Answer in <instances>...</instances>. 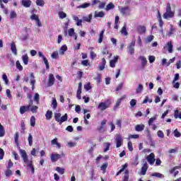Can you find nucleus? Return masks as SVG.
I'll return each instance as SVG.
<instances>
[{
    "mask_svg": "<svg viewBox=\"0 0 181 181\" xmlns=\"http://www.w3.org/2000/svg\"><path fill=\"white\" fill-rule=\"evenodd\" d=\"M138 32L140 34L145 33V32H146V28L145 26L140 25L138 28Z\"/></svg>",
    "mask_w": 181,
    "mask_h": 181,
    "instance_id": "26",
    "label": "nucleus"
},
{
    "mask_svg": "<svg viewBox=\"0 0 181 181\" xmlns=\"http://www.w3.org/2000/svg\"><path fill=\"white\" fill-rule=\"evenodd\" d=\"M93 19V14H89L88 17L87 16H84L83 17V21H85L86 22H91V20Z\"/></svg>",
    "mask_w": 181,
    "mask_h": 181,
    "instance_id": "32",
    "label": "nucleus"
},
{
    "mask_svg": "<svg viewBox=\"0 0 181 181\" xmlns=\"http://www.w3.org/2000/svg\"><path fill=\"white\" fill-rule=\"evenodd\" d=\"M146 159L150 165H153V163H155V154L153 153H151V154L147 156Z\"/></svg>",
    "mask_w": 181,
    "mask_h": 181,
    "instance_id": "8",
    "label": "nucleus"
},
{
    "mask_svg": "<svg viewBox=\"0 0 181 181\" xmlns=\"http://www.w3.org/2000/svg\"><path fill=\"white\" fill-rule=\"evenodd\" d=\"M30 84L32 86V90H35V83H36V81L35 80V76L33 74H30Z\"/></svg>",
    "mask_w": 181,
    "mask_h": 181,
    "instance_id": "23",
    "label": "nucleus"
},
{
    "mask_svg": "<svg viewBox=\"0 0 181 181\" xmlns=\"http://www.w3.org/2000/svg\"><path fill=\"white\" fill-rule=\"evenodd\" d=\"M14 141L16 145H19V133L16 132L15 136H14Z\"/></svg>",
    "mask_w": 181,
    "mask_h": 181,
    "instance_id": "35",
    "label": "nucleus"
},
{
    "mask_svg": "<svg viewBox=\"0 0 181 181\" xmlns=\"http://www.w3.org/2000/svg\"><path fill=\"white\" fill-rule=\"evenodd\" d=\"M5 135V129H4V126L0 123V137L4 136Z\"/></svg>",
    "mask_w": 181,
    "mask_h": 181,
    "instance_id": "37",
    "label": "nucleus"
},
{
    "mask_svg": "<svg viewBox=\"0 0 181 181\" xmlns=\"http://www.w3.org/2000/svg\"><path fill=\"white\" fill-rule=\"evenodd\" d=\"M22 60L23 63L25 65H28V63H29V57L28 56V54H25L22 56Z\"/></svg>",
    "mask_w": 181,
    "mask_h": 181,
    "instance_id": "21",
    "label": "nucleus"
},
{
    "mask_svg": "<svg viewBox=\"0 0 181 181\" xmlns=\"http://www.w3.org/2000/svg\"><path fill=\"white\" fill-rule=\"evenodd\" d=\"M54 84V75H53L52 74H50L49 75L47 86L48 87H52V86H53Z\"/></svg>",
    "mask_w": 181,
    "mask_h": 181,
    "instance_id": "9",
    "label": "nucleus"
},
{
    "mask_svg": "<svg viewBox=\"0 0 181 181\" xmlns=\"http://www.w3.org/2000/svg\"><path fill=\"white\" fill-rule=\"evenodd\" d=\"M72 18L76 22V26H83V20L79 19L78 16L73 15Z\"/></svg>",
    "mask_w": 181,
    "mask_h": 181,
    "instance_id": "10",
    "label": "nucleus"
},
{
    "mask_svg": "<svg viewBox=\"0 0 181 181\" xmlns=\"http://www.w3.org/2000/svg\"><path fill=\"white\" fill-rule=\"evenodd\" d=\"M52 105L54 110L57 108V100H56V98H52Z\"/></svg>",
    "mask_w": 181,
    "mask_h": 181,
    "instance_id": "44",
    "label": "nucleus"
},
{
    "mask_svg": "<svg viewBox=\"0 0 181 181\" xmlns=\"http://www.w3.org/2000/svg\"><path fill=\"white\" fill-rule=\"evenodd\" d=\"M67 52V45H64L61 47V48L59 49V53L61 56L64 55V52Z\"/></svg>",
    "mask_w": 181,
    "mask_h": 181,
    "instance_id": "15",
    "label": "nucleus"
},
{
    "mask_svg": "<svg viewBox=\"0 0 181 181\" xmlns=\"http://www.w3.org/2000/svg\"><path fill=\"white\" fill-rule=\"evenodd\" d=\"M144 129H145L144 124H137L135 127V130L137 131V132H141V131H144Z\"/></svg>",
    "mask_w": 181,
    "mask_h": 181,
    "instance_id": "19",
    "label": "nucleus"
},
{
    "mask_svg": "<svg viewBox=\"0 0 181 181\" xmlns=\"http://www.w3.org/2000/svg\"><path fill=\"white\" fill-rule=\"evenodd\" d=\"M29 110V106H21L20 107V114L23 115L25 112H28Z\"/></svg>",
    "mask_w": 181,
    "mask_h": 181,
    "instance_id": "18",
    "label": "nucleus"
},
{
    "mask_svg": "<svg viewBox=\"0 0 181 181\" xmlns=\"http://www.w3.org/2000/svg\"><path fill=\"white\" fill-rule=\"evenodd\" d=\"M128 167V165L124 164L122 167V169H120L117 173L116 174L117 176H118L119 175H121V173H122V172H124V170H125V169H127V168Z\"/></svg>",
    "mask_w": 181,
    "mask_h": 181,
    "instance_id": "36",
    "label": "nucleus"
},
{
    "mask_svg": "<svg viewBox=\"0 0 181 181\" xmlns=\"http://www.w3.org/2000/svg\"><path fill=\"white\" fill-rule=\"evenodd\" d=\"M6 94L8 98H10V99L12 98V94L11 93V90L7 89L6 90Z\"/></svg>",
    "mask_w": 181,
    "mask_h": 181,
    "instance_id": "62",
    "label": "nucleus"
},
{
    "mask_svg": "<svg viewBox=\"0 0 181 181\" xmlns=\"http://www.w3.org/2000/svg\"><path fill=\"white\" fill-rule=\"evenodd\" d=\"M16 16H17L16 12L15 11H11L10 13L11 19H13V18H16Z\"/></svg>",
    "mask_w": 181,
    "mask_h": 181,
    "instance_id": "52",
    "label": "nucleus"
},
{
    "mask_svg": "<svg viewBox=\"0 0 181 181\" xmlns=\"http://www.w3.org/2000/svg\"><path fill=\"white\" fill-rule=\"evenodd\" d=\"M42 60L46 66V69H49V61L47 60V58L46 57H43Z\"/></svg>",
    "mask_w": 181,
    "mask_h": 181,
    "instance_id": "42",
    "label": "nucleus"
},
{
    "mask_svg": "<svg viewBox=\"0 0 181 181\" xmlns=\"http://www.w3.org/2000/svg\"><path fill=\"white\" fill-rule=\"evenodd\" d=\"M105 13L103 11L97 12L95 11L94 13V18H104Z\"/></svg>",
    "mask_w": 181,
    "mask_h": 181,
    "instance_id": "20",
    "label": "nucleus"
},
{
    "mask_svg": "<svg viewBox=\"0 0 181 181\" xmlns=\"http://www.w3.org/2000/svg\"><path fill=\"white\" fill-rule=\"evenodd\" d=\"M19 152L24 163H25L27 168H30L33 175L35 173V167H33V161L29 159V158L28 157V153H26V151L20 148Z\"/></svg>",
    "mask_w": 181,
    "mask_h": 181,
    "instance_id": "1",
    "label": "nucleus"
},
{
    "mask_svg": "<svg viewBox=\"0 0 181 181\" xmlns=\"http://www.w3.org/2000/svg\"><path fill=\"white\" fill-rule=\"evenodd\" d=\"M118 57H119L118 56H116L114 57L113 59L110 60V67H112V68L115 67V64L118 62Z\"/></svg>",
    "mask_w": 181,
    "mask_h": 181,
    "instance_id": "16",
    "label": "nucleus"
},
{
    "mask_svg": "<svg viewBox=\"0 0 181 181\" xmlns=\"http://www.w3.org/2000/svg\"><path fill=\"white\" fill-rule=\"evenodd\" d=\"M59 16L61 19H64V18H66V16H67V14H66V13H64L63 11H60L59 13Z\"/></svg>",
    "mask_w": 181,
    "mask_h": 181,
    "instance_id": "53",
    "label": "nucleus"
},
{
    "mask_svg": "<svg viewBox=\"0 0 181 181\" xmlns=\"http://www.w3.org/2000/svg\"><path fill=\"white\" fill-rule=\"evenodd\" d=\"M157 135H158V138H165V134H163V132L159 130L158 132H157Z\"/></svg>",
    "mask_w": 181,
    "mask_h": 181,
    "instance_id": "57",
    "label": "nucleus"
},
{
    "mask_svg": "<svg viewBox=\"0 0 181 181\" xmlns=\"http://www.w3.org/2000/svg\"><path fill=\"white\" fill-rule=\"evenodd\" d=\"M143 90H144V86H142V84H139L138 88L136 90V93L137 94H139V93H141Z\"/></svg>",
    "mask_w": 181,
    "mask_h": 181,
    "instance_id": "40",
    "label": "nucleus"
},
{
    "mask_svg": "<svg viewBox=\"0 0 181 181\" xmlns=\"http://www.w3.org/2000/svg\"><path fill=\"white\" fill-rule=\"evenodd\" d=\"M68 35L69 36H74L76 35V33H74V28H70L68 30Z\"/></svg>",
    "mask_w": 181,
    "mask_h": 181,
    "instance_id": "45",
    "label": "nucleus"
},
{
    "mask_svg": "<svg viewBox=\"0 0 181 181\" xmlns=\"http://www.w3.org/2000/svg\"><path fill=\"white\" fill-rule=\"evenodd\" d=\"M52 115H53V112H52L51 110H47L45 114L46 119L47 120L52 119Z\"/></svg>",
    "mask_w": 181,
    "mask_h": 181,
    "instance_id": "24",
    "label": "nucleus"
},
{
    "mask_svg": "<svg viewBox=\"0 0 181 181\" xmlns=\"http://www.w3.org/2000/svg\"><path fill=\"white\" fill-rule=\"evenodd\" d=\"M37 106L36 105H33L31 107V111L34 113V114H36V112H37Z\"/></svg>",
    "mask_w": 181,
    "mask_h": 181,
    "instance_id": "60",
    "label": "nucleus"
},
{
    "mask_svg": "<svg viewBox=\"0 0 181 181\" xmlns=\"http://www.w3.org/2000/svg\"><path fill=\"white\" fill-rule=\"evenodd\" d=\"M51 57H52V59H57V57H59V52H53Z\"/></svg>",
    "mask_w": 181,
    "mask_h": 181,
    "instance_id": "63",
    "label": "nucleus"
},
{
    "mask_svg": "<svg viewBox=\"0 0 181 181\" xmlns=\"http://www.w3.org/2000/svg\"><path fill=\"white\" fill-rule=\"evenodd\" d=\"M165 47L170 53H172L173 52V45L172 44V41H169Z\"/></svg>",
    "mask_w": 181,
    "mask_h": 181,
    "instance_id": "12",
    "label": "nucleus"
},
{
    "mask_svg": "<svg viewBox=\"0 0 181 181\" xmlns=\"http://www.w3.org/2000/svg\"><path fill=\"white\" fill-rule=\"evenodd\" d=\"M130 105L132 108H134V106L136 105V100L135 99H132L131 101H130Z\"/></svg>",
    "mask_w": 181,
    "mask_h": 181,
    "instance_id": "59",
    "label": "nucleus"
},
{
    "mask_svg": "<svg viewBox=\"0 0 181 181\" xmlns=\"http://www.w3.org/2000/svg\"><path fill=\"white\" fill-rule=\"evenodd\" d=\"M40 100V96L39 95V93H35L34 95V101H36L37 104H39Z\"/></svg>",
    "mask_w": 181,
    "mask_h": 181,
    "instance_id": "47",
    "label": "nucleus"
},
{
    "mask_svg": "<svg viewBox=\"0 0 181 181\" xmlns=\"http://www.w3.org/2000/svg\"><path fill=\"white\" fill-rule=\"evenodd\" d=\"M130 12H131V10L128 7L122 8L120 9V13L122 15H129Z\"/></svg>",
    "mask_w": 181,
    "mask_h": 181,
    "instance_id": "11",
    "label": "nucleus"
},
{
    "mask_svg": "<svg viewBox=\"0 0 181 181\" xmlns=\"http://www.w3.org/2000/svg\"><path fill=\"white\" fill-rule=\"evenodd\" d=\"M125 175L124 177L123 181H129V175H128L129 173V171L128 170H125Z\"/></svg>",
    "mask_w": 181,
    "mask_h": 181,
    "instance_id": "34",
    "label": "nucleus"
},
{
    "mask_svg": "<svg viewBox=\"0 0 181 181\" xmlns=\"http://www.w3.org/2000/svg\"><path fill=\"white\" fill-rule=\"evenodd\" d=\"M146 170H148V163H144L141 168V175H146Z\"/></svg>",
    "mask_w": 181,
    "mask_h": 181,
    "instance_id": "22",
    "label": "nucleus"
},
{
    "mask_svg": "<svg viewBox=\"0 0 181 181\" xmlns=\"http://www.w3.org/2000/svg\"><path fill=\"white\" fill-rule=\"evenodd\" d=\"M56 170H57V172H58V173H60L61 175H64V168H62L60 167H57Z\"/></svg>",
    "mask_w": 181,
    "mask_h": 181,
    "instance_id": "51",
    "label": "nucleus"
},
{
    "mask_svg": "<svg viewBox=\"0 0 181 181\" xmlns=\"http://www.w3.org/2000/svg\"><path fill=\"white\" fill-rule=\"evenodd\" d=\"M103 39H104V30H102L100 33L99 38H98V43H103Z\"/></svg>",
    "mask_w": 181,
    "mask_h": 181,
    "instance_id": "29",
    "label": "nucleus"
},
{
    "mask_svg": "<svg viewBox=\"0 0 181 181\" xmlns=\"http://www.w3.org/2000/svg\"><path fill=\"white\" fill-rule=\"evenodd\" d=\"M84 88L85 90H86V91L91 90V85L90 84V83H88L87 84L84 85Z\"/></svg>",
    "mask_w": 181,
    "mask_h": 181,
    "instance_id": "61",
    "label": "nucleus"
},
{
    "mask_svg": "<svg viewBox=\"0 0 181 181\" xmlns=\"http://www.w3.org/2000/svg\"><path fill=\"white\" fill-rule=\"evenodd\" d=\"M28 141L30 146H32L33 145V136H32V134H30L28 135Z\"/></svg>",
    "mask_w": 181,
    "mask_h": 181,
    "instance_id": "33",
    "label": "nucleus"
},
{
    "mask_svg": "<svg viewBox=\"0 0 181 181\" xmlns=\"http://www.w3.org/2000/svg\"><path fill=\"white\" fill-rule=\"evenodd\" d=\"M108 167L107 164H103L102 165V166L100 167V170L103 171V173H105V170H107V168Z\"/></svg>",
    "mask_w": 181,
    "mask_h": 181,
    "instance_id": "58",
    "label": "nucleus"
},
{
    "mask_svg": "<svg viewBox=\"0 0 181 181\" xmlns=\"http://www.w3.org/2000/svg\"><path fill=\"white\" fill-rule=\"evenodd\" d=\"M156 115L153 117H151L148 120V125L151 126L152 125V124H153V122L156 121Z\"/></svg>",
    "mask_w": 181,
    "mask_h": 181,
    "instance_id": "46",
    "label": "nucleus"
},
{
    "mask_svg": "<svg viewBox=\"0 0 181 181\" xmlns=\"http://www.w3.org/2000/svg\"><path fill=\"white\" fill-rule=\"evenodd\" d=\"M110 105H111V103L101 102L99 103L98 109L100 110V111H105L107 108L110 107Z\"/></svg>",
    "mask_w": 181,
    "mask_h": 181,
    "instance_id": "4",
    "label": "nucleus"
},
{
    "mask_svg": "<svg viewBox=\"0 0 181 181\" xmlns=\"http://www.w3.org/2000/svg\"><path fill=\"white\" fill-rule=\"evenodd\" d=\"M115 141L116 142V148H120L122 146V136L121 134H116Z\"/></svg>",
    "mask_w": 181,
    "mask_h": 181,
    "instance_id": "6",
    "label": "nucleus"
},
{
    "mask_svg": "<svg viewBox=\"0 0 181 181\" xmlns=\"http://www.w3.org/2000/svg\"><path fill=\"white\" fill-rule=\"evenodd\" d=\"M89 50L90 51V57L91 59H95V57H97V54L95 53L94 52H93V50H94V47H90Z\"/></svg>",
    "mask_w": 181,
    "mask_h": 181,
    "instance_id": "30",
    "label": "nucleus"
},
{
    "mask_svg": "<svg viewBox=\"0 0 181 181\" xmlns=\"http://www.w3.org/2000/svg\"><path fill=\"white\" fill-rule=\"evenodd\" d=\"M76 98H78V100H81V89L77 90Z\"/></svg>",
    "mask_w": 181,
    "mask_h": 181,
    "instance_id": "56",
    "label": "nucleus"
},
{
    "mask_svg": "<svg viewBox=\"0 0 181 181\" xmlns=\"http://www.w3.org/2000/svg\"><path fill=\"white\" fill-rule=\"evenodd\" d=\"M5 175L6 177H11V175H12V170L11 169L7 168V170L5 172Z\"/></svg>",
    "mask_w": 181,
    "mask_h": 181,
    "instance_id": "49",
    "label": "nucleus"
},
{
    "mask_svg": "<svg viewBox=\"0 0 181 181\" xmlns=\"http://www.w3.org/2000/svg\"><path fill=\"white\" fill-rule=\"evenodd\" d=\"M155 56L151 55L148 57V60L150 63H153V62H155Z\"/></svg>",
    "mask_w": 181,
    "mask_h": 181,
    "instance_id": "64",
    "label": "nucleus"
},
{
    "mask_svg": "<svg viewBox=\"0 0 181 181\" xmlns=\"http://www.w3.org/2000/svg\"><path fill=\"white\" fill-rule=\"evenodd\" d=\"M125 98H127V95H123L122 98H120L119 99H118L116 102V104L115 105V108H118L119 107V105L121 104L122 101L125 100Z\"/></svg>",
    "mask_w": 181,
    "mask_h": 181,
    "instance_id": "17",
    "label": "nucleus"
},
{
    "mask_svg": "<svg viewBox=\"0 0 181 181\" xmlns=\"http://www.w3.org/2000/svg\"><path fill=\"white\" fill-rule=\"evenodd\" d=\"M16 68L18 69V70H19V71H22V70H23V66H22V65L21 64V62L19 61H17L16 62Z\"/></svg>",
    "mask_w": 181,
    "mask_h": 181,
    "instance_id": "31",
    "label": "nucleus"
},
{
    "mask_svg": "<svg viewBox=\"0 0 181 181\" xmlns=\"http://www.w3.org/2000/svg\"><path fill=\"white\" fill-rule=\"evenodd\" d=\"M139 59L141 61L142 66H146V64L148 63V60H146L145 57H140Z\"/></svg>",
    "mask_w": 181,
    "mask_h": 181,
    "instance_id": "28",
    "label": "nucleus"
},
{
    "mask_svg": "<svg viewBox=\"0 0 181 181\" xmlns=\"http://www.w3.org/2000/svg\"><path fill=\"white\" fill-rule=\"evenodd\" d=\"M175 12L172 11V7L170 6V4H167L166 11L163 14V18L164 19H170L171 18H174Z\"/></svg>",
    "mask_w": 181,
    "mask_h": 181,
    "instance_id": "2",
    "label": "nucleus"
},
{
    "mask_svg": "<svg viewBox=\"0 0 181 181\" xmlns=\"http://www.w3.org/2000/svg\"><path fill=\"white\" fill-rule=\"evenodd\" d=\"M2 80L4 81L6 86H8V84H9V79H8V76L6 75V74H4L2 75Z\"/></svg>",
    "mask_w": 181,
    "mask_h": 181,
    "instance_id": "27",
    "label": "nucleus"
},
{
    "mask_svg": "<svg viewBox=\"0 0 181 181\" xmlns=\"http://www.w3.org/2000/svg\"><path fill=\"white\" fill-rule=\"evenodd\" d=\"M64 156V153H62V154H57V153H52L51 155V160L52 162H57V160H59V159H62V158H63Z\"/></svg>",
    "mask_w": 181,
    "mask_h": 181,
    "instance_id": "7",
    "label": "nucleus"
},
{
    "mask_svg": "<svg viewBox=\"0 0 181 181\" xmlns=\"http://www.w3.org/2000/svg\"><path fill=\"white\" fill-rule=\"evenodd\" d=\"M135 42H136V40L133 39L132 42H130L129 46L127 47L128 52L131 55L135 53Z\"/></svg>",
    "mask_w": 181,
    "mask_h": 181,
    "instance_id": "5",
    "label": "nucleus"
},
{
    "mask_svg": "<svg viewBox=\"0 0 181 181\" xmlns=\"http://www.w3.org/2000/svg\"><path fill=\"white\" fill-rule=\"evenodd\" d=\"M100 1V0H92L90 5L91 6H95V5H99Z\"/></svg>",
    "mask_w": 181,
    "mask_h": 181,
    "instance_id": "54",
    "label": "nucleus"
},
{
    "mask_svg": "<svg viewBox=\"0 0 181 181\" xmlns=\"http://www.w3.org/2000/svg\"><path fill=\"white\" fill-rule=\"evenodd\" d=\"M30 125L31 127H35V125H36V118L35 116H32L30 118Z\"/></svg>",
    "mask_w": 181,
    "mask_h": 181,
    "instance_id": "38",
    "label": "nucleus"
},
{
    "mask_svg": "<svg viewBox=\"0 0 181 181\" xmlns=\"http://www.w3.org/2000/svg\"><path fill=\"white\" fill-rule=\"evenodd\" d=\"M36 5L37 6H45V1L43 0H36Z\"/></svg>",
    "mask_w": 181,
    "mask_h": 181,
    "instance_id": "43",
    "label": "nucleus"
},
{
    "mask_svg": "<svg viewBox=\"0 0 181 181\" xmlns=\"http://www.w3.org/2000/svg\"><path fill=\"white\" fill-rule=\"evenodd\" d=\"M105 124H107V119H103L100 123V127L98 129L99 131L104 129V125H105Z\"/></svg>",
    "mask_w": 181,
    "mask_h": 181,
    "instance_id": "50",
    "label": "nucleus"
},
{
    "mask_svg": "<svg viewBox=\"0 0 181 181\" xmlns=\"http://www.w3.org/2000/svg\"><path fill=\"white\" fill-rule=\"evenodd\" d=\"M174 136H175L176 138H180L181 134H180V132H179V131L177 130V129H176L174 131Z\"/></svg>",
    "mask_w": 181,
    "mask_h": 181,
    "instance_id": "55",
    "label": "nucleus"
},
{
    "mask_svg": "<svg viewBox=\"0 0 181 181\" xmlns=\"http://www.w3.org/2000/svg\"><path fill=\"white\" fill-rule=\"evenodd\" d=\"M121 33L124 35V36L128 35V32H127V25H124L121 30Z\"/></svg>",
    "mask_w": 181,
    "mask_h": 181,
    "instance_id": "41",
    "label": "nucleus"
},
{
    "mask_svg": "<svg viewBox=\"0 0 181 181\" xmlns=\"http://www.w3.org/2000/svg\"><path fill=\"white\" fill-rule=\"evenodd\" d=\"M152 176H153L154 177H159L160 179L165 177V176H163V175H162L159 173H154L152 174Z\"/></svg>",
    "mask_w": 181,
    "mask_h": 181,
    "instance_id": "39",
    "label": "nucleus"
},
{
    "mask_svg": "<svg viewBox=\"0 0 181 181\" xmlns=\"http://www.w3.org/2000/svg\"><path fill=\"white\" fill-rule=\"evenodd\" d=\"M115 8V6L112 4V3H110L107 6H106V11H110L111 9H114Z\"/></svg>",
    "mask_w": 181,
    "mask_h": 181,
    "instance_id": "48",
    "label": "nucleus"
},
{
    "mask_svg": "<svg viewBox=\"0 0 181 181\" xmlns=\"http://www.w3.org/2000/svg\"><path fill=\"white\" fill-rule=\"evenodd\" d=\"M11 50L12 52V53H13V54H15V56H16L18 54V51L16 49V45H15V42H13L11 44Z\"/></svg>",
    "mask_w": 181,
    "mask_h": 181,
    "instance_id": "14",
    "label": "nucleus"
},
{
    "mask_svg": "<svg viewBox=\"0 0 181 181\" xmlns=\"http://www.w3.org/2000/svg\"><path fill=\"white\" fill-rule=\"evenodd\" d=\"M88 6H91V4L90 3H84L82 5H80L77 6L78 9L82 8V9H86V8H88Z\"/></svg>",
    "mask_w": 181,
    "mask_h": 181,
    "instance_id": "25",
    "label": "nucleus"
},
{
    "mask_svg": "<svg viewBox=\"0 0 181 181\" xmlns=\"http://www.w3.org/2000/svg\"><path fill=\"white\" fill-rule=\"evenodd\" d=\"M22 5L25 8H30L32 5V1L30 0H22Z\"/></svg>",
    "mask_w": 181,
    "mask_h": 181,
    "instance_id": "13",
    "label": "nucleus"
},
{
    "mask_svg": "<svg viewBox=\"0 0 181 181\" xmlns=\"http://www.w3.org/2000/svg\"><path fill=\"white\" fill-rule=\"evenodd\" d=\"M54 119L57 122L62 124L65 121H67V113H66L64 116L62 117V114L60 113H54Z\"/></svg>",
    "mask_w": 181,
    "mask_h": 181,
    "instance_id": "3",
    "label": "nucleus"
}]
</instances>
